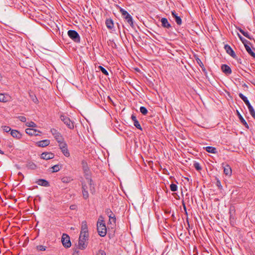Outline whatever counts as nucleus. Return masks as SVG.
<instances>
[{"label": "nucleus", "instance_id": "09e8293b", "mask_svg": "<svg viewBox=\"0 0 255 255\" xmlns=\"http://www.w3.org/2000/svg\"><path fill=\"white\" fill-rule=\"evenodd\" d=\"M135 70L136 71H137V72H138V71H139V70H138V69H137V68L135 69Z\"/></svg>", "mask_w": 255, "mask_h": 255}, {"label": "nucleus", "instance_id": "5701e85b", "mask_svg": "<svg viewBox=\"0 0 255 255\" xmlns=\"http://www.w3.org/2000/svg\"><path fill=\"white\" fill-rule=\"evenodd\" d=\"M206 150L207 152L212 153H217V150L215 147L212 146H207L205 147Z\"/></svg>", "mask_w": 255, "mask_h": 255}, {"label": "nucleus", "instance_id": "c756f323", "mask_svg": "<svg viewBox=\"0 0 255 255\" xmlns=\"http://www.w3.org/2000/svg\"><path fill=\"white\" fill-rule=\"evenodd\" d=\"M1 128L2 129V130L4 131V132H8L9 131H11V128H10V127H8V126H2L1 127Z\"/></svg>", "mask_w": 255, "mask_h": 255}, {"label": "nucleus", "instance_id": "6e6552de", "mask_svg": "<svg viewBox=\"0 0 255 255\" xmlns=\"http://www.w3.org/2000/svg\"><path fill=\"white\" fill-rule=\"evenodd\" d=\"M51 132L58 143L61 142V141H63V138L62 135L56 129L54 128L51 129Z\"/></svg>", "mask_w": 255, "mask_h": 255}, {"label": "nucleus", "instance_id": "79ce46f5", "mask_svg": "<svg viewBox=\"0 0 255 255\" xmlns=\"http://www.w3.org/2000/svg\"><path fill=\"white\" fill-rule=\"evenodd\" d=\"M120 11L121 12V13H122V14L123 15H125L126 16L127 15H128L129 14L128 13V12L127 11H126L125 10H124V9L123 8H121L120 9Z\"/></svg>", "mask_w": 255, "mask_h": 255}, {"label": "nucleus", "instance_id": "c03bdc74", "mask_svg": "<svg viewBox=\"0 0 255 255\" xmlns=\"http://www.w3.org/2000/svg\"><path fill=\"white\" fill-rule=\"evenodd\" d=\"M194 167L198 170H200L201 169L200 164L198 163H195L194 164Z\"/></svg>", "mask_w": 255, "mask_h": 255}, {"label": "nucleus", "instance_id": "9b49d317", "mask_svg": "<svg viewBox=\"0 0 255 255\" xmlns=\"http://www.w3.org/2000/svg\"><path fill=\"white\" fill-rule=\"evenodd\" d=\"M54 154L52 152H43L41 154V158L45 160L53 159Z\"/></svg>", "mask_w": 255, "mask_h": 255}, {"label": "nucleus", "instance_id": "7c9ffc66", "mask_svg": "<svg viewBox=\"0 0 255 255\" xmlns=\"http://www.w3.org/2000/svg\"><path fill=\"white\" fill-rule=\"evenodd\" d=\"M240 31L246 37L251 39L252 37L250 36L248 33L245 32L244 30H243L242 29H239Z\"/></svg>", "mask_w": 255, "mask_h": 255}, {"label": "nucleus", "instance_id": "4c0bfd02", "mask_svg": "<svg viewBox=\"0 0 255 255\" xmlns=\"http://www.w3.org/2000/svg\"><path fill=\"white\" fill-rule=\"evenodd\" d=\"M28 167L31 169H34L36 168V165L33 163H29L28 164Z\"/></svg>", "mask_w": 255, "mask_h": 255}, {"label": "nucleus", "instance_id": "423d86ee", "mask_svg": "<svg viewBox=\"0 0 255 255\" xmlns=\"http://www.w3.org/2000/svg\"><path fill=\"white\" fill-rule=\"evenodd\" d=\"M59 145L63 154L66 157H69L70 156V153L67 149V144L65 142H64V140L61 141V142L59 143Z\"/></svg>", "mask_w": 255, "mask_h": 255}, {"label": "nucleus", "instance_id": "a878e982", "mask_svg": "<svg viewBox=\"0 0 255 255\" xmlns=\"http://www.w3.org/2000/svg\"><path fill=\"white\" fill-rule=\"evenodd\" d=\"M239 96L244 101V102L245 103L247 106H249V105H251L247 97L244 96L243 94L240 93L239 94Z\"/></svg>", "mask_w": 255, "mask_h": 255}, {"label": "nucleus", "instance_id": "37998d69", "mask_svg": "<svg viewBox=\"0 0 255 255\" xmlns=\"http://www.w3.org/2000/svg\"><path fill=\"white\" fill-rule=\"evenodd\" d=\"M96 255H106V254L104 251L100 250L97 253Z\"/></svg>", "mask_w": 255, "mask_h": 255}, {"label": "nucleus", "instance_id": "b1692460", "mask_svg": "<svg viewBox=\"0 0 255 255\" xmlns=\"http://www.w3.org/2000/svg\"><path fill=\"white\" fill-rule=\"evenodd\" d=\"M237 114H238V117L239 118V119L240 120L241 122H242V123L247 128H248V125L247 123V122H246V121L244 120V119L243 118V117L242 116V115L240 114V113H239V111H237Z\"/></svg>", "mask_w": 255, "mask_h": 255}, {"label": "nucleus", "instance_id": "0eeeda50", "mask_svg": "<svg viewBox=\"0 0 255 255\" xmlns=\"http://www.w3.org/2000/svg\"><path fill=\"white\" fill-rule=\"evenodd\" d=\"M68 36L75 42L80 41V37L78 33L74 30H69L68 31Z\"/></svg>", "mask_w": 255, "mask_h": 255}, {"label": "nucleus", "instance_id": "f03ea898", "mask_svg": "<svg viewBox=\"0 0 255 255\" xmlns=\"http://www.w3.org/2000/svg\"><path fill=\"white\" fill-rule=\"evenodd\" d=\"M83 195L85 199L89 197V193H94L95 187L90 176L86 177L82 183Z\"/></svg>", "mask_w": 255, "mask_h": 255}, {"label": "nucleus", "instance_id": "aec40b11", "mask_svg": "<svg viewBox=\"0 0 255 255\" xmlns=\"http://www.w3.org/2000/svg\"><path fill=\"white\" fill-rule=\"evenodd\" d=\"M225 48L227 52L229 55H230L231 56H232L233 57L236 56L235 52H234V51L232 50V49L231 48L230 46L226 45L225 46Z\"/></svg>", "mask_w": 255, "mask_h": 255}, {"label": "nucleus", "instance_id": "473e14b6", "mask_svg": "<svg viewBox=\"0 0 255 255\" xmlns=\"http://www.w3.org/2000/svg\"><path fill=\"white\" fill-rule=\"evenodd\" d=\"M125 18L126 19V20H127V21L129 23V24H132V18L131 17V16L128 14V15H127L126 17H125Z\"/></svg>", "mask_w": 255, "mask_h": 255}, {"label": "nucleus", "instance_id": "f8f14e48", "mask_svg": "<svg viewBox=\"0 0 255 255\" xmlns=\"http://www.w3.org/2000/svg\"><path fill=\"white\" fill-rule=\"evenodd\" d=\"M25 132L27 134L30 135H38V133L41 132L35 129L28 128L25 129Z\"/></svg>", "mask_w": 255, "mask_h": 255}, {"label": "nucleus", "instance_id": "c85d7f7f", "mask_svg": "<svg viewBox=\"0 0 255 255\" xmlns=\"http://www.w3.org/2000/svg\"><path fill=\"white\" fill-rule=\"evenodd\" d=\"M25 125L27 127L30 128H36L37 127L36 125L33 122H27Z\"/></svg>", "mask_w": 255, "mask_h": 255}, {"label": "nucleus", "instance_id": "393cba45", "mask_svg": "<svg viewBox=\"0 0 255 255\" xmlns=\"http://www.w3.org/2000/svg\"><path fill=\"white\" fill-rule=\"evenodd\" d=\"M73 180V179L72 177H69V176H65V177H63L62 179H61V181L63 183H70V182H71Z\"/></svg>", "mask_w": 255, "mask_h": 255}, {"label": "nucleus", "instance_id": "dca6fc26", "mask_svg": "<svg viewBox=\"0 0 255 255\" xmlns=\"http://www.w3.org/2000/svg\"><path fill=\"white\" fill-rule=\"evenodd\" d=\"M247 51L250 54L252 57H255V53L254 50L248 45V42L244 45Z\"/></svg>", "mask_w": 255, "mask_h": 255}, {"label": "nucleus", "instance_id": "8fccbe9b", "mask_svg": "<svg viewBox=\"0 0 255 255\" xmlns=\"http://www.w3.org/2000/svg\"><path fill=\"white\" fill-rule=\"evenodd\" d=\"M197 61H198H198L201 62V61L199 60V59H197Z\"/></svg>", "mask_w": 255, "mask_h": 255}, {"label": "nucleus", "instance_id": "a18cd8bd", "mask_svg": "<svg viewBox=\"0 0 255 255\" xmlns=\"http://www.w3.org/2000/svg\"><path fill=\"white\" fill-rule=\"evenodd\" d=\"M131 119L132 120V121H133L134 122H135V121H137V120H136V118L135 116H134V115H132V116H131Z\"/></svg>", "mask_w": 255, "mask_h": 255}, {"label": "nucleus", "instance_id": "4468645a", "mask_svg": "<svg viewBox=\"0 0 255 255\" xmlns=\"http://www.w3.org/2000/svg\"><path fill=\"white\" fill-rule=\"evenodd\" d=\"M224 173L228 176L232 175V169L229 165L227 164L224 167Z\"/></svg>", "mask_w": 255, "mask_h": 255}, {"label": "nucleus", "instance_id": "de8ad7c7", "mask_svg": "<svg viewBox=\"0 0 255 255\" xmlns=\"http://www.w3.org/2000/svg\"><path fill=\"white\" fill-rule=\"evenodd\" d=\"M0 154H3V152L0 149Z\"/></svg>", "mask_w": 255, "mask_h": 255}, {"label": "nucleus", "instance_id": "2f4dec72", "mask_svg": "<svg viewBox=\"0 0 255 255\" xmlns=\"http://www.w3.org/2000/svg\"><path fill=\"white\" fill-rule=\"evenodd\" d=\"M140 112L144 115H145L147 113V109L144 107H141L140 108Z\"/></svg>", "mask_w": 255, "mask_h": 255}, {"label": "nucleus", "instance_id": "f3484780", "mask_svg": "<svg viewBox=\"0 0 255 255\" xmlns=\"http://www.w3.org/2000/svg\"><path fill=\"white\" fill-rule=\"evenodd\" d=\"M173 17L175 18L176 22L178 24L180 25L182 23V20L181 18L177 15L174 11L171 12Z\"/></svg>", "mask_w": 255, "mask_h": 255}, {"label": "nucleus", "instance_id": "f257e3e1", "mask_svg": "<svg viewBox=\"0 0 255 255\" xmlns=\"http://www.w3.org/2000/svg\"><path fill=\"white\" fill-rule=\"evenodd\" d=\"M88 237V226L86 222L84 221L81 224V230L78 243V247L80 249L84 250L87 247Z\"/></svg>", "mask_w": 255, "mask_h": 255}, {"label": "nucleus", "instance_id": "6ab92c4d", "mask_svg": "<svg viewBox=\"0 0 255 255\" xmlns=\"http://www.w3.org/2000/svg\"><path fill=\"white\" fill-rule=\"evenodd\" d=\"M10 134L12 137L17 139H20L21 137V134L16 130H11L10 131Z\"/></svg>", "mask_w": 255, "mask_h": 255}, {"label": "nucleus", "instance_id": "2eb2a0df", "mask_svg": "<svg viewBox=\"0 0 255 255\" xmlns=\"http://www.w3.org/2000/svg\"><path fill=\"white\" fill-rule=\"evenodd\" d=\"M82 168L84 173L86 175V177L89 176L88 175L89 167L87 162L83 160L82 161Z\"/></svg>", "mask_w": 255, "mask_h": 255}, {"label": "nucleus", "instance_id": "58836bf2", "mask_svg": "<svg viewBox=\"0 0 255 255\" xmlns=\"http://www.w3.org/2000/svg\"><path fill=\"white\" fill-rule=\"evenodd\" d=\"M238 35L239 36V37L240 38V39H241V40L243 42V43H244V44L245 45L246 43H247L248 42L247 40H246V39H244L241 35L240 34H238Z\"/></svg>", "mask_w": 255, "mask_h": 255}, {"label": "nucleus", "instance_id": "39448f33", "mask_svg": "<svg viewBox=\"0 0 255 255\" xmlns=\"http://www.w3.org/2000/svg\"><path fill=\"white\" fill-rule=\"evenodd\" d=\"M61 242L63 246L65 248H68L71 246L70 237L66 234L62 235Z\"/></svg>", "mask_w": 255, "mask_h": 255}, {"label": "nucleus", "instance_id": "a211bd4d", "mask_svg": "<svg viewBox=\"0 0 255 255\" xmlns=\"http://www.w3.org/2000/svg\"><path fill=\"white\" fill-rule=\"evenodd\" d=\"M161 22L162 23V26L165 28H169L171 27V25L168 22V20L166 18H162L161 19Z\"/></svg>", "mask_w": 255, "mask_h": 255}, {"label": "nucleus", "instance_id": "f704fd0d", "mask_svg": "<svg viewBox=\"0 0 255 255\" xmlns=\"http://www.w3.org/2000/svg\"><path fill=\"white\" fill-rule=\"evenodd\" d=\"M99 68L101 70L102 72L103 73H104L105 75H108V72H107V71L104 68H103V67L100 66H99Z\"/></svg>", "mask_w": 255, "mask_h": 255}, {"label": "nucleus", "instance_id": "a19ab883", "mask_svg": "<svg viewBox=\"0 0 255 255\" xmlns=\"http://www.w3.org/2000/svg\"><path fill=\"white\" fill-rule=\"evenodd\" d=\"M18 119L22 122H26V119L24 116H19L18 117Z\"/></svg>", "mask_w": 255, "mask_h": 255}, {"label": "nucleus", "instance_id": "e433bc0d", "mask_svg": "<svg viewBox=\"0 0 255 255\" xmlns=\"http://www.w3.org/2000/svg\"><path fill=\"white\" fill-rule=\"evenodd\" d=\"M134 125L137 128L140 129H141V126H140L139 122L137 121H135V122H134Z\"/></svg>", "mask_w": 255, "mask_h": 255}, {"label": "nucleus", "instance_id": "603ef678", "mask_svg": "<svg viewBox=\"0 0 255 255\" xmlns=\"http://www.w3.org/2000/svg\"><path fill=\"white\" fill-rule=\"evenodd\" d=\"M218 184H220V182L218 181Z\"/></svg>", "mask_w": 255, "mask_h": 255}, {"label": "nucleus", "instance_id": "ea45409f", "mask_svg": "<svg viewBox=\"0 0 255 255\" xmlns=\"http://www.w3.org/2000/svg\"><path fill=\"white\" fill-rule=\"evenodd\" d=\"M37 249L39 251H45L46 250L45 247L40 245L37 247Z\"/></svg>", "mask_w": 255, "mask_h": 255}, {"label": "nucleus", "instance_id": "bb28decb", "mask_svg": "<svg viewBox=\"0 0 255 255\" xmlns=\"http://www.w3.org/2000/svg\"><path fill=\"white\" fill-rule=\"evenodd\" d=\"M106 24L109 29H112L114 26L113 21L111 19H107L106 21Z\"/></svg>", "mask_w": 255, "mask_h": 255}, {"label": "nucleus", "instance_id": "c9c22d12", "mask_svg": "<svg viewBox=\"0 0 255 255\" xmlns=\"http://www.w3.org/2000/svg\"><path fill=\"white\" fill-rule=\"evenodd\" d=\"M52 168L53 169V172H57L60 170V168L59 167V165H55L53 166L52 167Z\"/></svg>", "mask_w": 255, "mask_h": 255}, {"label": "nucleus", "instance_id": "4be33fe9", "mask_svg": "<svg viewBox=\"0 0 255 255\" xmlns=\"http://www.w3.org/2000/svg\"><path fill=\"white\" fill-rule=\"evenodd\" d=\"M36 183L41 186H48V182L47 181L44 180V179H38Z\"/></svg>", "mask_w": 255, "mask_h": 255}, {"label": "nucleus", "instance_id": "412c9836", "mask_svg": "<svg viewBox=\"0 0 255 255\" xmlns=\"http://www.w3.org/2000/svg\"><path fill=\"white\" fill-rule=\"evenodd\" d=\"M222 70L223 72L226 73V74H230L231 73V69L229 66L227 65H223L222 66Z\"/></svg>", "mask_w": 255, "mask_h": 255}, {"label": "nucleus", "instance_id": "3c124183", "mask_svg": "<svg viewBox=\"0 0 255 255\" xmlns=\"http://www.w3.org/2000/svg\"><path fill=\"white\" fill-rule=\"evenodd\" d=\"M198 63H201L202 64L201 62L198 61Z\"/></svg>", "mask_w": 255, "mask_h": 255}, {"label": "nucleus", "instance_id": "9d476101", "mask_svg": "<svg viewBox=\"0 0 255 255\" xmlns=\"http://www.w3.org/2000/svg\"><path fill=\"white\" fill-rule=\"evenodd\" d=\"M11 100V96L6 93H0V102L7 103Z\"/></svg>", "mask_w": 255, "mask_h": 255}, {"label": "nucleus", "instance_id": "72a5a7b5", "mask_svg": "<svg viewBox=\"0 0 255 255\" xmlns=\"http://www.w3.org/2000/svg\"><path fill=\"white\" fill-rule=\"evenodd\" d=\"M170 189L172 191H176L177 189V185L174 184H171L170 185Z\"/></svg>", "mask_w": 255, "mask_h": 255}, {"label": "nucleus", "instance_id": "20e7f679", "mask_svg": "<svg viewBox=\"0 0 255 255\" xmlns=\"http://www.w3.org/2000/svg\"><path fill=\"white\" fill-rule=\"evenodd\" d=\"M107 213L109 218L108 224L110 225L111 227L113 228L116 225V217L111 210H108Z\"/></svg>", "mask_w": 255, "mask_h": 255}, {"label": "nucleus", "instance_id": "7ed1b4c3", "mask_svg": "<svg viewBox=\"0 0 255 255\" xmlns=\"http://www.w3.org/2000/svg\"><path fill=\"white\" fill-rule=\"evenodd\" d=\"M97 230L99 234L101 237H104L107 233V228L104 223L103 217L100 216L97 224Z\"/></svg>", "mask_w": 255, "mask_h": 255}, {"label": "nucleus", "instance_id": "cd10ccee", "mask_svg": "<svg viewBox=\"0 0 255 255\" xmlns=\"http://www.w3.org/2000/svg\"><path fill=\"white\" fill-rule=\"evenodd\" d=\"M248 108L249 109V112L251 114V115L254 118H255V112L253 108V107L250 105L249 106H248Z\"/></svg>", "mask_w": 255, "mask_h": 255}, {"label": "nucleus", "instance_id": "1a4fd4ad", "mask_svg": "<svg viewBox=\"0 0 255 255\" xmlns=\"http://www.w3.org/2000/svg\"><path fill=\"white\" fill-rule=\"evenodd\" d=\"M61 120L70 129H72L74 128V124L71 121V120L69 119V118L61 116Z\"/></svg>", "mask_w": 255, "mask_h": 255}, {"label": "nucleus", "instance_id": "49530a36", "mask_svg": "<svg viewBox=\"0 0 255 255\" xmlns=\"http://www.w3.org/2000/svg\"><path fill=\"white\" fill-rule=\"evenodd\" d=\"M18 175L19 176H21V178H23L24 177V176H23V174H22L21 172H19V173H18Z\"/></svg>", "mask_w": 255, "mask_h": 255}, {"label": "nucleus", "instance_id": "ddd939ff", "mask_svg": "<svg viewBox=\"0 0 255 255\" xmlns=\"http://www.w3.org/2000/svg\"><path fill=\"white\" fill-rule=\"evenodd\" d=\"M50 144V141L48 139H45L38 141L36 144L39 147H45Z\"/></svg>", "mask_w": 255, "mask_h": 255}]
</instances>
